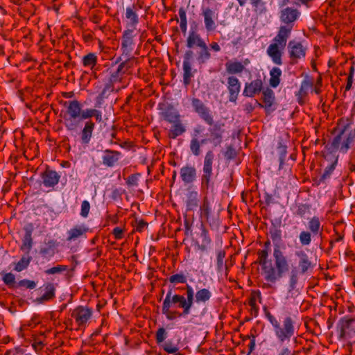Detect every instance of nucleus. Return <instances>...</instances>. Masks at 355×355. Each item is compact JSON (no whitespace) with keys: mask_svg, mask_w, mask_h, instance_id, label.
I'll return each mask as SVG.
<instances>
[{"mask_svg":"<svg viewBox=\"0 0 355 355\" xmlns=\"http://www.w3.org/2000/svg\"><path fill=\"white\" fill-rule=\"evenodd\" d=\"M300 12L297 9L287 7L280 11L279 19L284 24L279 27L277 35L274 37V42L267 49V54L272 61L277 65L282 64V54L288 39L293 30L294 22L297 19Z\"/></svg>","mask_w":355,"mask_h":355,"instance_id":"obj_1","label":"nucleus"},{"mask_svg":"<svg viewBox=\"0 0 355 355\" xmlns=\"http://www.w3.org/2000/svg\"><path fill=\"white\" fill-rule=\"evenodd\" d=\"M272 257L273 264L268 259L267 250H262L258 252L259 263L261 266L265 280L275 284L288 272L290 261L279 245H275Z\"/></svg>","mask_w":355,"mask_h":355,"instance_id":"obj_2","label":"nucleus"},{"mask_svg":"<svg viewBox=\"0 0 355 355\" xmlns=\"http://www.w3.org/2000/svg\"><path fill=\"white\" fill-rule=\"evenodd\" d=\"M336 130L338 133L332 139L328 150L332 153L334 150H339L342 153H346L354 141L355 130L352 128L348 119H341Z\"/></svg>","mask_w":355,"mask_h":355,"instance_id":"obj_3","label":"nucleus"},{"mask_svg":"<svg viewBox=\"0 0 355 355\" xmlns=\"http://www.w3.org/2000/svg\"><path fill=\"white\" fill-rule=\"evenodd\" d=\"M266 318L272 324L274 329L275 334L280 343L290 341L291 338L295 335V322L290 316L284 318L282 325L279 321L270 313L268 312Z\"/></svg>","mask_w":355,"mask_h":355,"instance_id":"obj_4","label":"nucleus"},{"mask_svg":"<svg viewBox=\"0 0 355 355\" xmlns=\"http://www.w3.org/2000/svg\"><path fill=\"white\" fill-rule=\"evenodd\" d=\"M66 111L62 117L64 124L68 130H76L80 125L82 112L80 103L77 100L65 102Z\"/></svg>","mask_w":355,"mask_h":355,"instance_id":"obj_5","label":"nucleus"},{"mask_svg":"<svg viewBox=\"0 0 355 355\" xmlns=\"http://www.w3.org/2000/svg\"><path fill=\"white\" fill-rule=\"evenodd\" d=\"M134 32L135 30L133 29H127L123 32L122 36L121 47L122 55L125 58V60H129V62L135 59L134 57H131L134 46V37L136 36Z\"/></svg>","mask_w":355,"mask_h":355,"instance_id":"obj_6","label":"nucleus"},{"mask_svg":"<svg viewBox=\"0 0 355 355\" xmlns=\"http://www.w3.org/2000/svg\"><path fill=\"white\" fill-rule=\"evenodd\" d=\"M323 157L324 162H327V164L324 166V172L320 178V183H324L327 180L330 179L336 166L338 164L339 156L334 153L328 152L324 153Z\"/></svg>","mask_w":355,"mask_h":355,"instance_id":"obj_7","label":"nucleus"},{"mask_svg":"<svg viewBox=\"0 0 355 355\" xmlns=\"http://www.w3.org/2000/svg\"><path fill=\"white\" fill-rule=\"evenodd\" d=\"M298 279V272L296 269L292 270L288 276V284L286 295V300L290 303H294L300 295V289L297 287Z\"/></svg>","mask_w":355,"mask_h":355,"instance_id":"obj_8","label":"nucleus"},{"mask_svg":"<svg viewBox=\"0 0 355 355\" xmlns=\"http://www.w3.org/2000/svg\"><path fill=\"white\" fill-rule=\"evenodd\" d=\"M92 313V309L78 306L72 311L71 316L75 320L78 327H85L91 319Z\"/></svg>","mask_w":355,"mask_h":355,"instance_id":"obj_9","label":"nucleus"},{"mask_svg":"<svg viewBox=\"0 0 355 355\" xmlns=\"http://www.w3.org/2000/svg\"><path fill=\"white\" fill-rule=\"evenodd\" d=\"M131 67V62H129V60H124L121 64H119L118 68L115 71H111L108 79L109 83L106 85L105 88L103 91V94L105 93L106 89H110L111 87L110 85L120 82L123 78V76Z\"/></svg>","mask_w":355,"mask_h":355,"instance_id":"obj_10","label":"nucleus"},{"mask_svg":"<svg viewBox=\"0 0 355 355\" xmlns=\"http://www.w3.org/2000/svg\"><path fill=\"white\" fill-rule=\"evenodd\" d=\"M223 123H213L209 128V141L216 147L220 146L223 141V135L224 133Z\"/></svg>","mask_w":355,"mask_h":355,"instance_id":"obj_11","label":"nucleus"},{"mask_svg":"<svg viewBox=\"0 0 355 355\" xmlns=\"http://www.w3.org/2000/svg\"><path fill=\"white\" fill-rule=\"evenodd\" d=\"M295 255L298 258V268L301 274H305L312 270L313 264L303 250H297Z\"/></svg>","mask_w":355,"mask_h":355,"instance_id":"obj_12","label":"nucleus"},{"mask_svg":"<svg viewBox=\"0 0 355 355\" xmlns=\"http://www.w3.org/2000/svg\"><path fill=\"white\" fill-rule=\"evenodd\" d=\"M288 49L289 57L293 60V62L305 56L306 49L300 42L291 40L288 42Z\"/></svg>","mask_w":355,"mask_h":355,"instance_id":"obj_13","label":"nucleus"},{"mask_svg":"<svg viewBox=\"0 0 355 355\" xmlns=\"http://www.w3.org/2000/svg\"><path fill=\"white\" fill-rule=\"evenodd\" d=\"M263 89V82L261 79L257 78L250 83H246L243 92V95L246 97H254L259 94Z\"/></svg>","mask_w":355,"mask_h":355,"instance_id":"obj_14","label":"nucleus"},{"mask_svg":"<svg viewBox=\"0 0 355 355\" xmlns=\"http://www.w3.org/2000/svg\"><path fill=\"white\" fill-rule=\"evenodd\" d=\"M227 81L229 100L231 102H235L241 90V83L239 79L234 76H229Z\"/></svg>","mask_w":355,"mask_h":355,"instance_id":"obj_15","label":"nucleus"},{"mask_svg":"<svg viewBox=\"0 0 355 355\" xmlns=\"http://www.w3.org/2000/svg\"><path fill=\"white\" fill-rule=\"evenodd\" d=\"M173 304H178V307L183 309L182 313H180V316H185L190 313L191 309L193 305V302L185 298L184 295L175 294L173 297Z\"/></svg>","mask_w":355,"mask_h":355,"instance_id":"obj_16","label":"nucleus"},{"mask_svg":"<svg viewBox=\"0 0 355 355\" xmlns=\"http://www.w3.org/2000/svg\"><path fill=\"white\" fill-rule=\"evenodd\" d=\"M202 15L206 30L208 32L214 31L216 28L214 20L217 19L218 15L211 8H205L202 10Z\"/></svg>","mask_w":355,"mask_h":355,"instance_id":"obj_17","label":"nucleus"},{"mask_svg":"<svg viewBox=\"0 0 355 355\" xmlns=\"http://www.w3.org/2000/svg\"><path fill=\"white\" fill-rule=\"evenodd\" d=\"M249 63L248 59H245L243 62L229 60L225 63L226 72L230 75L241 73L245 70V65Z\"/></svg>","mask_w":355,"mask_h":355,"instance_id":"obj_18","label":"nucleus"},{"mask_svg":"<svg viewBox=\"0 0 355 355\" xmlns=\"http://www.w3.org/2000/svg\"><path fill=\"white\" fill-rule=\"evenodd\" d=\"M89 228L84 225H77L67 232V241H75L77 239L85 236Z\"/></svg>","mask_w":355,"mask_h":355,"instance_id":"obj_19","label":"nucleus"},{"mask_svg":"<svg viewBox=\"0 0 355 355\" xmlns=\"http://www.w3.org/2000/svg\"><path fill=\"white\" fill-rule=\"evenodd\" d=\"M184 202L186 211H193L198 207V193L194 190L188 189L185 194Z\"/></svg>","mask_w":355,"mask_h":355,"instance_id":"obj_20","label":"nucleus"},{"mask_svg":"<svg viewBox=\"0 0 355 355\" xmlns=\"http://www.w3.org/2000/svg\"><path fill=\"white\" fill-rule=\"evenodd\" d=\"M60 178L56 171L46 170L42 175L43 184L46 187H53L58 183Z\"/></svg>","mask_w":355,"mask_h":355,"instance_id":"obj_21","label":"nucleus"},{"mask_svg":"<svg viewBox=\"0 0 355 355\" xmlns=\"http://www.w3.org/2000/svg\"><path fill=\"white\" fill-rule=\"evenodd\" d=\"M125 17L128 19L127 29H136V26L139 23V17L136 12L135 6L127 7L125 9Z\"/></svg>","mask_w":355,"mask_h":355,"instance_id":"obj_22","label":"nucleus"},{"mask_svg":"<svg viewBox=\"0 0 355 355\" xmlns=\"http://www.w3.org/2000/svg\"><path fill=\"white\" fill-rule=\"evenodd\" d=\"M94 123L89 120L85 123L84 128L80 132L81 142L83 144H88L92 137L93 130L94 129Z\"/></svg>","mask_w":355,"mask_h":355,"instance_id":"obj_23","label":"nucleus"},{"mask_svg":"<svg viewBox=\"0 0 355 355\" xmlns=\"http://www.w3.org/2000/svg\"><path fill=\"white\" fill-rule=\"evenodd\" d=\"M180 176L185 184L191 183L196 178V170L193 166H184L180 169Z\"/></svg>","mask_w":355,"mask_h":355,"instance_id":"obj_24","label":"nucleus"},{"mask_svg":"<svg viewBox=\"0 0 355 355\" xmlns=\"http://www.w3.org/2000/svg\"><path fill=\"white\" fill-rule=\"evenodd\" d=\"M205 44L206 43L200 37L199 34L194 31L189 33V35L187 39V46L188 48L192 49L195 46L200 48L202 46H205Z\"/></svg>","mask_w":355,"mask_h":355,"instance_id":"obj_25","label":"nucleus"},{"mask_svg":"<svg viewBox=\"0 0 355 355\" xmlns=\"http://www.w3.org/2000/svg\"><path fill=\"white\" fill-rule=\"evenodd\" d=\"M120 153L118 151L106 150L103 157V163L104 165L112 167L119 159Z\"/></svg>","mask_w":355,"mask_h":355,"instance_id":"obj_26","label":"nucleus"},{"mask_svg":"<svg viewBox=\"0 0 355 355\" xmlns=\"http://www.w3.org/2000/svg\"><path fill=\"white\" fill-rule=\"evenodd\" d=\"M354 320L350 318H343L340 320L338 327L340 331V337L345 338L349 336L351 331V325Z\"/></svg>","mask_w":355,"mask_h":355,"instance_id":"obj_27","label":"nucleus"},{"mask_svg":"<svg viewBox=\"0 0 355 355\" xmlns=\"http://www.w3.org/2000/svg\"><path fill=\"white\" fill-rule=\"evenodd\" d=\"M162 117L166 121L173 123L180 120V114L173 107H168L162 113Z\"/></svg>","mask_w":355,"mask_h":355,"instance_id":"obj_28","label":"nucleus"},{"mask_svg":"<svg viewBox=\"0 0 355 355\" xmlns=\"http://www.w3.org/2000/svg\"><path fill=\"white\" fill-rule=\"evenodd\" d=\"M186 131V128L182 123L181 121L179 120L175 123H173L169 132L168 137L171 139H175L178 136L182 135Z\"/></svg>","mask_w":355,"mask_h":355,"instance_id":"obj_29","label":"nucleus"},{"mask_svg":"<svg viewBox=\"0 0 355 355\" xmlns=\"http://www.w3.org/2000/svg\"><path fill=\"white\" fill-rule=\"evenodd\" d=\"M275 101V94L274 92L270 89L266 88L263 91V101L265 103L264 107L269 110L270 107L272 105ZM261 107H263V105L259 104Z\"/></svg>","mask_w":355,"mask_h":355,"instance_id":"obj_30","label":"nucleus"},{"mask_svg":"<svg viewBox=\"0 0 355 355\" xmlns=\"http://www.w3.org/2000/svg\"><path fill=\"white\" fill-rule=\"evenodd\" d=\"M212 296L211 292L207 288L198 290L195 294V300L196 303L205 304Z\"/></svg>","mask_w":355,"mask_h":355,"instance_id":"obj_31","label":"nucleus"},{"mask_svg":"<svg viewBox=\"0 0 355 355\" xmlns=\"http://www.w3.org/2000/svg\"><path fill=\"white\" fill-rule=\"evenodd\" d=\"M281 76L282 70L278 67H273L270 71L269 83L272 87L276 88L279 85Z\"/></svg>","mask_w":355,"mask_h":355,"instance_id":"obj_32","label":"nucleus"},{"mask_svg":"<svg viewBox=\"0 0 355 355\" xmlns=\"http://www.w3.org/2000/svg\"><path fill=\"white\" fill-rule=\"evenodd\" d=\"M309 230L313 234H318L320 233L321 235V231L322 230V226H321V223L320 219L317 216H314L311 218L308 223Z\"/></svg>","mask_w":355,"mask_h":355,"instance_id":"obj_33","label":"nucleus"},{"mask_svg":"<svg viewBox=\"0 0 355 355\" xmlns=\"http://www.w3.org/2000/svg\"><path fill=\"white\" fill-rule=\"evenodd\" d=\"M45 289V293L37 299V301L40 303L49 301L55 297V287L53 284H48L46 286Z\"/></svg>","mask_w":355,"mask_h":355,"instance_id":"obj_34","label":"nucleus"},{"mask_svg":"<svg viewBox=\"0 0 355 355\" xmlns=\"http://www.w3.org/2000/svg\"><path fill=\"white\" fill-rule=\"evenodd\" d=\"M183 83L185 85L190 84L193 74L191 71V62H183Z\"/></svg>","mask_w":355,"mask_h":355,"instance_id":"obj_35","label":"nucleus"},{"mask_svg":"<svg viewBox=\"0 0 355 355\" xmlns=\"http://www.w3.org/2000/svg\"><path fill=\"white\" fill-rule=\"evenodd\" d=\"M200 49V50L198 52L197 61L200 64H202L209 60L211 54L207 44Z\"/></svg>","mask_w":355,"mask_h":355,"instance_id":"obj_36","label":"nucleus"},{"mask_svg":"<svg viewBox=\"0 0 355 355\" xmlns=\"http://www.w3.org/2000/svg\"><path fill=\"white\" fill-rule=\"evenodd\" d=\"M202 173H203L201 177V187L204 190H208L210 187L213 171L202 169Z\"/></svg>","mask_w":355,"mask_h":355,"instance_id":"obj_37","label":"nucleus"},{"mask_svg":"<svg viewBox=\"0 0 355 355\" xmlns=\"http://www.w3.org/2000/svg\"><path fill=\"white\" fill-rule=\"evenodd\" d=\"M191 105L199 116L209 109L200 99L196 98L192 99Z\"/></svg>","mask_w":355,"mask_h":355,"instance_id":"obj_38","label":"nucleus"},{"mask_svg":"<svg viewBox=\"0 0 355 355\" xmlns=\"http://www.w3.org/2000/svg\"><path fill=\"white\" fill-rule=\"evenodd\" d=\"M97 56L92 53H88L83 58V64L85 67L93 69L96 64Z\"/></svg>","mask_w":355,"mask_h":355,"instance_id":"obj_39","label":"nucleus"},{"mask_svg":"<svg viewBox=\"0 0 355 355\" xmlns=\"http://www.w3.org/2000/svg\"><path fill=\"white\" fill-rule=\"evenodd\" d=\"M214 159V153L211 150H208L205 156L202 169L213 171Z\"/></svg>","mask_w":355,"mask_h":355,"instance_id":"obj_40","label":"nucleus"},{"mask_svg":"<svg viewBox=\"0 0 355 355\" xmlns=\"http://www.w3.org/2000/svg\"><path fill=\"white\" fill-rule=\"evenodd\" d=\"M201 216L208 220L211 214L209 202L207 197L204 198L202 204L200 207Z\"/></svg>","mask_w":355,"mask_h":355,"instance_id":"obj_41","label":"nucleus"},{"mask_svg":"<svg viewBox=\"0 0 355 355\" xmlns=\"http://www.w3.org/2000/svg\"><path fill=\"white\" fill-rule=\"evenodd\" d=\"M190 150L195 156H198L201 153L200 142L196 137H192L190 141Z\"/></svg>","mask_w":355,"mask_h":355,"instance_id":"obj_42","label":"nucleus"},{"mask_svg":"<svg viewBox=\"0 0 355 355\" xmlns=\"http://www.w3.org/2000/svg\"><path fill=\"white\" fill-rule=\"evenodd\" d=\"M200 236L202 238V245L200 246V249L204 251L211 243V239L209 236L208 232L205 227L202 229Z\"/></svg>","mask_w":355,"mask_h":355,"instance_id":"obj_43","label":"nucleus"},{"mask_svg":"<svg viewBox=\"0 0 355 355\" xmlns=\"http://www.w3.org/2000/svg\"><path fill=\"white\" fill-rule=\"evenodd\" d=\"M312 87H313V83L311 80H307V79L304 80L302 82L300 89L298 92V94L302 97L305 96L307 94L308 91L310 89H311Z\"/></svg>","mask_w":355,"mask_h":355,"instance_id":"obj_44","label":"nucleus"},{"mask_svg":"<svg viewBox=\"0 0 355 355\" xmlns=\"http://www.w3.org/2000/svg\"><path fill=\"white\" fill-rule=\"evenodd\" d=\"M299 240L302 245H309L311 242V234L308 231H302L299 235Z\"/></svg>","mask_w":355,"mask_h":355,"instance_id":"obj_45","label":"nucleus"},{"mask_svg":"<svg viewBox=\"0 0 355 355\" xmlns=\"http://www.w3.org/2000/svg\"><path fill=\"white\" fill-rule=\"evenodd\" d=\"M33 239L31 236V232L30 231L27 232L23 239V245L21 246L22 250H27L29 251L32 248Z\"/></svg>","mask_w":355,"mask_h":355,"instance_id":"obj_46","label":"nucleus"},{"mask_svg":"<svg viewBox=\"0 0 355 355\" xmlns=\"http://www.w3.org/2000/svg\"><path fill=\"white\" fill-rule=\"evenodd\" d=\"M162 346L163 349L168 354H175L179 349L178 345L173 344L171 340L165 342Z\"/></svg>","mask_w":355,"mask_h":355,"instance_id":"obj_47","label":"nucleus"},{"mask_svg":"<svg viewBox=\"0 0 355 355\" xmlns=\"http://www.w3.org/2000/svg\"><path fill=\"white\" fill-rule=\"evenodd\" d=\"M31 258L23 257L15 265V270L20 272L26 268L30 263Z\"/></svg>","mask_w":355,"mask_h":355,"instance_id":"obj_48","label":"nucleus"},{"mask_svg":"<svg viewBox=\"0 0 355 355\" xmlns=\"http://www.w3.org/2000/svg\"><path fill=\"white\" fill-rule=\"evenodd\" d=\"M168 280L172 284H184L187 282V277L183 273H177L170 276Z\"/></svg>","mask_w":355,"mask_h":355,"instance_id":"obj_49","label":"nucleus"},{"mask_svg":"<svg viewBox=\"0 0 355 355\" xmlns=\"http://www.w3.org/2000/svg\"><path fill=\"white\" fill-rule=\"evenodd\" d=\"M67 269V266L58 265L55 267L46 270L45 273L47 275H54L57 273H61L64 271H66Z\"/></svg>","mask_w":355,"mask_h":355,"instance_id":"obj_50","label":"nucleus"},{"mask_svg":"<svg viewBox=\"0 0 355 355\" xmlns=\"http://www.w3.org/2000/svg\"><path fill=\"white\" fill-rule=\"evenodd\" d=\"M167 332L164 327H160L156 332V341L157 344H160L164 342L166 338Z\"/></svg>","mask_w":355,"mask_h":355,"instance_id":"obj_51","label":"nucleus"},{"mask_svg":"<svg viewBox=\"0 0 355 355\" xmlns=\"http://www.w3.org/2000/svg\"><path fill=\"white\" fill-rule=\"evenodd\" d=\"M55 242L53 240H51L48 242L49 247L47 248H42L40 249V254L42 255H53L54 252L52 249L55 246Z\"/></svg>","mask_w":355,"mask_h":355,"instance_id":"obj_52","label":"nucleus"},{"mask_svg":"<svg viewBox=\"0 0 355 355\" xmlns=\"http://www.w3.org/2000/svg\"><path fill=\"white\" fill-rule=\"evenodd\" d=\"M207 124L212 125L214 123V117L210 110H207L203 114L199 116Z\"/></svg>","mask_w":355,"mask_h":355,"instance_id":"obj_53","label":"nucleus"},{"mask_svg":"<svg viewBox=\"0 0 355 355\" xmlns=\"http://www.w3.org/2000/svg\"><path fill=\"white\" fill-rule=\"evenodd\" d=\"M225 257V252L224 250H219L217 252V269L219 272L223 268V259Z\"/></svg>","mask_w":355,"mask_h":355,"instance_id":"obj_54","label":"nucleus"},{"mask_svg":"<svg viewBox=\"0 0 355 355\" xmlns=\"http://www.w3.org/2000/svg\"><path fill=\"white\" fill-rule=\"evenodd\" d=\"M3 282L8 286H13L15 283V277L11 273H6L3 277Z\"/></svg>","mask_w":355,"mask_h":355,"instance_id":"obj_55","label":"nucleus"},{"mask_svg":"<svg viewBox=\"0 0 355 355\" xmlns=\"http://www.w3.org/2000/svg\"><path fill=\"white\" fill-rule=\"evenodd\" d=\"M173 297L174 295H172V291H168L165 299L164 300L162 306H164V309L166 307L168 308V306H172L173 304Z\"/></svg>","mask_w":355,"mask_h":355,"instance_id":"obj_56","label":"nucleus"},{"mask_svg":"<svg viewBox=\"0 0 355 355\" xmlns=\"http://www.w3.org/2000/svg\"><path fill=\"white\" fill-rule=\"evenodd\" d=\"M89 210H90L89 202L87 200L83 201L82 205H81L80 215L84 218L87 217Z\"/></svg>","mask_w":355,"mask_h":355,"instance_id":"obj_57","label":"nucleus"},{"mask_svg":"<svg viewBox=\"0 0 355 355\" xmlns=\"http://www.w3.org/2000/svg\"><path fill=\"white\" fill-rule=\"evenodd\" d=\"M171 308V306H168V308L166 307L164 309V306H162V313L166 315V317L168 320H173L175 318L176 312L171 311L170 310Z\"/></svg>","mask_w":355,"mask_h":355,"instance_id":"obj_58","label":"nucleus"},{"mask_svg":"<svg viewBox=\"0 0 355 355\" xmlns=\"http://www.w3.org/2000/svg\"><path fill=\"white\" fill-rule=\"evenodd\" d=\"M94 110L92 108H87L85 110H82L80 122L81 120L89 119L93 116Z\"/></svg>","mask_w":355,"mask_h":355,"instance_id":"obj_59","label":"nucleus"},{"mask_svg":"<svg viewBox=\"0 0 355 355\" xmlns=\"http://www.w3.org/2000/svg\"><path fill=\"white\" fill-rule=\"evenodd\" d=\"M310 210V207L308 205L302 204L298 206L297 210L296 211V214L303 217L306 213H308Z\"/></svg>","mask_w":355,"mask_h":355,"instance_id":"obj_60","label":"nucleus"},{"mask_svg":"<svg viewBox=\"0 0 355 355\" xmlns=\"http://www.w3.org/2000/svg\"><path fill=\"white\" fill-rule=\"evenodd\" d=\"M19 286L26 287L27 288L33 289L36 286V284L34 281L28 280V279H23L21 280L18 283Z\"/></svg>","mask_w":355,"mask_h":355,"instance_id":"obj_61","label":"nucleus"},{"mask_svg":"<svg viewBox=\"0 0 355 355\" xmlns=\"http://www.w3.org/2000/svg\"><path fill=\"white\" fill-rule=\"evenodd\" d=\"M138 174H132L128 177L126 183L128 186H137L138 182Z\"/></svg>","mask_w":355,"mask_h":355,"instance_id":"obj_62","label":"nucleus"},{"mask_svg":"<svg viewBox=\"0 0 355 355\" xmlns=\"http://www.w3.org/2000/svg\"><path fill=\"white\" fill-rule=\"evenodd\" d=\"M225 157L227 159H232L236 157V151L232 146H228L225 153Z\"/></svg>","mask_w":355,"mask_h":355,"instance_id":"obj_63","label":"nucleus"},{"mask_svg":"<svg viewBox=\"0 0 355 355\" xmlns=\"http://www.w3.org/2000/svg\"><path fill=\"white\" fill-rule=\"evenodd\" d=\"M136 230L137 231L141 232L146 228L148 225V223L144 220L141 219L139 220H136Z\"/></svg>","mask_w":355,"mask_h":355,"instance_id":"obj_64","label":"nucleus"}]
</instances>
